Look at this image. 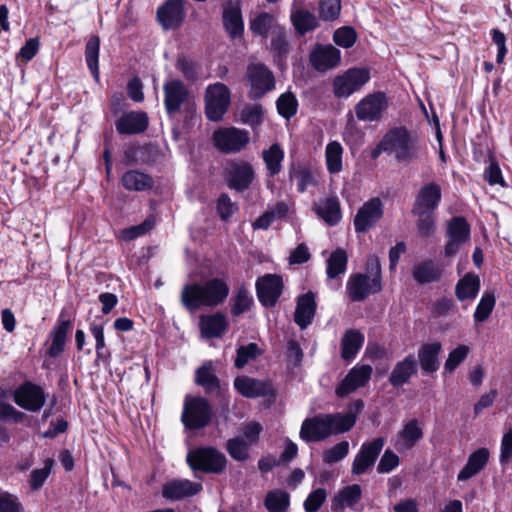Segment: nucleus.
Masks as SVG:
<instances>
[{
	"mask_svg": "<svg viewBox=\"0 0 512 512\" xmlns=\"http://www.w3.org/2000/svg\"><path fill=\"white\" fill-rule=\"evenodd\" d=\"M327 498L324 488H318L312 491L304 501V509L306 512H317Z\"/></svg>",
	"mask_w": 512,
	"mask_h": 512,
	"instance_id": "69168bd1",
	"label": "nucleus"
},
{
	"mask_svg": "<svg viewBox=\"0 0 512 512\" xmlns=\"http://www.w3.org/2000/svg\"><path fill=\"white\" fill-rule=\"evenodd\" d=\"M53 464L54 460L52 458H47L45 460V465L43 468L35 469L31 472L29 482L32 490L36 491L43 486L44 482L46 481L51 472Z\"/></svg>",
	"mask_w": 512,
	"mask_h": 512,
	"instance_id": "13d9d810",
	"label": "nucleus"
},
{
	"mask_svg": "<svg viewBox=\"0 0 512 512\" xmlns=\"http://www.w3.org/2000/svg\"><path fill=\"white\" fill-rule=\"evenodd\" d=\"M364 269V273L351 274L347 280L346 294L351 302H362L370 295L380 293L383 289L379 257L368 256Z\"/></svg>",
	"mask_w": 512,
	"mask_h": 512,
	"instance_id": "20e7f679",
	"label": "nucleus"
},
{
	"mask_svg": "<svg viewBox=\"0 0 512 512\" xmlns=\"http://www.w3.org/2000/svg\"><path fill=\"white\" fill-rule=\"evenodd\" d=\"M361 492V487L358 484L344 487L332 500V509L337 510L344 505L353 507L360 500Z\"/></svg>",
	"mask_w": 512,
	"mask_h": 512,
	"instance_id": "79ce46f5",
	"label": "nucleus"
},
{
	"mask_svg": "<svg viewBox=\"0 0 512 512\" xmlns=\"http://www.w3.org/2000/svg\"><path fill=\"white\" fill-rule=\"evenodd\" d=\"M215 145L226 153L241 151L249 142V134L238 128H227L214 133Z\"/></svg>",
	"mask_w": 512,
	"mask_h": 512,
	"instance_id": "412c9836",
	"label": "nucleus"
},
{
	"mask_svg": "<svg viewBox=\"0 0 512 512\" xmlns=\"http://www.w3.org/2000/svg\"><path fill=\"white\" fill-rule=\"evenodd\" d=\"M378 147L384 152L394 155L399 163H410L421 157L425 143L416 133L400 126L389 130Z\"/></svg>",
	"mask_w": 512,
	"mask_h": 512,
	"instance_id": "7ed1b4c3",
	"label": "nucleus"
},
{
	"mask_svg": "<svg viewBox=\"0 0 512 512\" xmlns=\"http://www.w3.org/2000/svg\"><path fill=\"white\" fill-rule=\"evenodd\" d=\"M229 291L228 284L220 278H212L204 283L187 284L181 292V303L190 312L202 307H216L224 303Z\"/></svg>",
	"mask_w": 512,
	"mask_h": 512,
	"instance_id": "f257e3e1",
	"label": "nucleus"
},
{
	"mask_svg": "<svg viewBox=\"0 0 512 512\" xmlns=\"http://www.w3.org/2000/svg\"><path fill=\"white\" fill-rule=\"evenodd\" d=\"M370 79V73L364 68H351L333 80V93L337 98H347L358 91Z\"/></svg>",
	"mask_w": 512,
	"mask_h": 512,
	"instance_id": "9d476101",
	"label": "nucleus"
},
{
	"mask_svg": "<svg viewBox=\"0 0 512 512\" xmlns=\"http://www.w3.org/2000/svg\"><path fill=\"white\" fill-rule=\"evenodd\" d=\"M349 452V443L347 441H341L333 447L325 450L322 454L324 463L333 464L344 459Z\"/></svg>",
	"mask_w": 512,
	"mask_h": 512,
	"instance_id": "4d7b16f0",
	"label": "nucleus"
},
{
	"mask_svg": "<svg viewBox=\"0 0 512 512\" xmlns=\"http://www.w3.org/2000/svg\"><path fill=\"white\" fill-rule=\"evenodd\" d=\"M446 235L448 241L444 248L446 257H453L460 247L470 238V226L461 216L453 217L447 223Z\"/></svg>",
	"mask_w": 512,
	"mask_h": 512,
	"instance_id": "ddd939ff",
	"label": "nucleus"
},
{
	"mask_svg": "<svg viewBox=\"0 0 512 512\" xmlns=\"http://www.w3.org/2000/svg\"><path fill=\"white\" fill-rule=\"evenodd\" d=\"M250 445H248L243 437H234L227 441L226 450L228 454L236 461L244 462L249 459V449Z\"/></svg>",
	"mask_w": 512,
	"mask_h": 512,
	"instance_id": "603ef678",
	"label": "nucleus"
},
{
	"mask_svg": "<svg viewBox=\"0 0 512 512\" xmlns=\"http://www.w3.org/2000/svg\"><path fill=\"white\" fill-rule=\"evenodd\" d=\"M195 382L209 394L217 393L220 389L219 379L215 375L212 364H204L196 371Z\"/></svg>",
	"mask_w": 512,
	"mask_h": 512,
	"instance_id": "ea45409f",
	"label": "nucleus"
},
{
	"mask_svg": "<svg viewBox=\"0 0 512 512\" xmlns=\"http://www.w3.org/2000/svg\"><path fill=\"white\" fill-rule=\"evenodd\" d=\"M316 309V296L312 291L298 296L294 312V322L300 329H306L313 322Z\"/></svg>",
	"mask_w": 512,
	"mask_h": 512,
	"instance_id": "393cba45",
	"label": "nucleus"
},
{
	"mask_svg": "<svg viewBox=\"0 0 512 512\" xmlns=\"http://www.w3.org/2000/svg\"><path fill=\"white\" fill-rule=\"evenodd\" d=\"M333 40L338 46L348 49L355 44L357 34L354 28L344 26L334 32Z\"/></svg>",
	"mask_w": 512,
	"mask_h": 512,
	"instance_id": "bf43d9fd",
	"label": "nucleus"
},
{
	"mask_svg": "<svg viewBox=\"0 0 512 512\" xmlns=\"http://www.w3.org/2000/svg\"><path fill=\"white\" fill-rule=\"evenodd\" d=\"M490 452L487 448H479L468 457L467 463L457 475L458 481H466L477 475L488 463Z\"/></svg>",
	"mask_w": 512,
	"mask_h": 512,
	"instance_id": "2f4dec72",
	"label": "nucleus"
},
{
	"mask_svg": "<svg viewBox=\"0 0 512 512\" xmlns=\"http://www.w3.org/2000/svg\"><path fill=\"white\" fill-rule=\"evenodd\" d=\"M423 437V430L417 419H411L398 432L395 448L398 451H406L413 448Z\"/></svg>",
	"mask_w": 512,
	"mask_h": 512,
	"instance_id": "c85d7f7f",
	"label": "nucleus"
},
{
	"mask_svg": "<svg viewBox=\"0 0 512 512\" xmlns=\"http://www.w3.org/2000/svg\"><path fill=\"white\" fill-rule=\"evenodd\" d=\"M276 26L278 25L275 23L274 16L267 12H262L250 20L251 31L255 35L262 37H267L269 31L273 30Z\"/></svg>",
	"mask_w": 512,
	"mask_h": 512,
	"instance_id": "8fccbe9b",
	"label": "nucleus"
},
{
	"mask_svg": "<svg viewBox=\"0 0 512 512\" xmlns=\"http://www.w3.org/2000/svg\"><path fill=\"white\" fill-rule=\"evenodd\" d=\"M246 78L250 86L248 97L252 100L261 99L275 88L273 72L262 63H251L247 66Z\"/></svg>",
	"mask_w": 512,
	"mask_h": 512,
	"instance_id": "6e6552de",
	"label": "nucleus"
},
{
	"mask_svg": "<svg viewBox=\"0 0 512 512\" xmlns=\"http://www.w3.org/2000/svg\"><path fill=\"white\" fill-rule=\"evenodd\" d=\"M341 10L340 0H321L319 4L320 18L325 21H333L338 18Z\"/></svg>",
	"mask_w": 512,
	"mask_h": 512,
	"instance_id": "052dcab7",
	"label": "nucleus"
},
{
	"mask_svg": "<svg viewBox=\"0 0 512 512\" xmlns=\"http://www.w3.org/2000/svg\"><path fill=\"white\" fill-rule=\"evenodd\" d=\"M254 170L250 163L234 161L226 168V181L230 189L237 192L247 190L254 180Z\"/></svg>",
	"mask_w": 512,
	"mask_h": 512,
	"instance_id": "f3484780",
	"label": "nucleus"
},
{
	"mask_svg": "<svg viewBox=\"0 0 512 512\" xmlns=\"http://www.w3.org/2000/svg\"><path fill=\"white\" fill-rule=\"evenodd\" d=\"M383 216V204L379 198H372L365 202L357 211L354 218L356 232L364 233L376 225Z\"/></svg>",
	"mask_w": 512,
	"mask_h": 512,
	"instance_id": "6ab92c4d",
	"label": "nucleus"
},
{
	"mask_svg": "<svg viewBox=\"0 0 512 512\" xmlns=\"http://www.w3.org/2000/svg\"><path fill=\"white\" fill-rule=\"evenodd\" d=\"M14 401L23 409L37 412L44 406L46 395L42 387L27 381L14 391Z\"/></svg>",
	"mask_w": 512,
	"mask_h": 512,
	"instance_id": "4468645a",
	"label": "nucleus"
},
{
	"mask_svg": "<svg viewBox=\"0 0 512 512\" xmlns=\"http://www.w3.org/2000/svg\"><path fill=\"white\" fill-rule=\"evenodd\" d=\"M326 274L329 279H335L339 275L344 274L347 269L348 255L342 248L334 250L326 261Z\"/></svg>",
	"mask_w": 512,
	"mask_h": 512,
	"instance_id": "58836bf2",
	"label": "nucleus"
},
{
	"mask_svg": "<svg viewBox=\"0 0 512 512\" xmlns=\"http://www.w3.org/2000/svg\"><path fill=\"white\" fill-rule=\"evenodd\" d=\"M388 108V99L383 92L368 94L355 106V114L359 121H380Z\"/></svg>",
	"mask_w": 512,
	"mask_h": 512,
	"instance_id": "9b49d317",
	"label": "nucleus"
},
{
	"mask_svg": "<svg viewBox=\"0 0 512 512\" xmlns=\"http://www.w3.org/2000/svg\"><path fill=\"white\" fill-rule=\"evenodd\" d=\"M291 20L296 32L300 35H304L318 27L316 16L305 9H299L293 12Z\"/></svg>",
	"mask_w": 512,
	"mask_h": 512,
	"instance_id": "a19ab883",
	"label": "nucleus"
},
{
	"mask_svg": "<svg viewBox=\"0 0 512 512\" xmlns=\"http://www.w3.org/2000/svg\"><path fill=\"white\" fill-rule=\"evenodd\" d=\"M373 372L372 366L368 364L356 365L337 386L335 393L338 397H345L364 387L370 380Z\"/></svg>",
	"mask_w": 512,
	"mask_h": 512,
	"instance_id": "aec40b11",
	"label": "nucleus"
},
{
	"mask_svg": "<svg viewBox=\"0 0 512 512\" xmlns=\"http://www.w3.org/2000/svg\"><path fill=\"white\" fill-rule=\"evenodd\" d=\"M442 190L436 182L425 184L418 191L411 213L413 215H423L425 213H433L439 206L441 201Z\"/></svg>",
	"mask_w": 512,
	"mask_h": 512,
	"instance_id": "dca6fc26",
	"label": "nucleus"
},
{
	"mask_svg": "<svg viewBox=\"0 0 512 512\" xmlns=\"http://www.w3.org/2000/svg\"><path fill=\"white\" fill-rule=\"evenodd\" d=\"M276 106L278 113L289 120L297 113L298 101L296 96L288 91L279 96Z\"/></svg>",
	"mask_w": 512,
	"mask_h": 512,
	"instance_id": "3c124183",
	"label": "nucleus"
},
{
	"mask_svg": "<svg viewBox=\"0 0 512 512\" xmlns=\"http://www.w3.org/2000/svg\"><path fill=\"white\" fill-rule=\"evenodd\" d=\"M264 504L269 512H286L290 504V496L284 490L275 489L267 493Z\"/></svg>",
	"mask_w": 512,
	"mask_h": 512,
	"instance_id": "a18cd8bd",
	"label": "nucleus"
},
{
	"mask_svg": "<svg viewBox=\"0 0 512 512\" xmlns=\"http://www.w3.org/2000/svg\"><path fill=\"white\" fill-rule=\"evenodd\" d=\"M164 106L167 114L172 117L180 111L192 114L196 110L194 97L183 81L171 79L163 85Z\"/></svg>",
	"mask_w": 512,
	"mask_h": 512,
	"instance_id": "39448f33",
	"label": "nucleus"
},
{
	"mask_svg": "<svg viewBox=\"0 0 512 512\" xmlns=\"http://www.w3.org/2000/svg\"><path fill=\"white\" fill-rule=\"evenodd\" d=\"M217 212L221 220L227 221L238 211V206L228 194L222 193L217 200Z\"/></svg>",
	"mask_w": 512,
	"mask_h": 512,
	"instance_id": "680f3d73",
	"label": "nucleus"
},
{
	"mask_svg": "<svg viewBox=\"0 0 512 512\" xmlns=\"http://www.w3.org/2000/svg\"><path fill=\"white\" fill-rule=\"evenodd\" d=\"M186 462L192 471L207 474H221L227 465L226 456L211 446L190 450Z\"/></svg>",
	"mask_w": 512,
	"mask_h": 512,
	"instance_id": "423d86ee",
	"label": "nucleus"
},
{
	"mask_svg": "<svg viewBox=\"0 0 512 512\" xmlns=\"http://www.w3.org/2000/svg\"><path fill=\"white\" fill-rule=\"evenodd\" d=\"M416 373L417 360L413 354H409L402 361L395 364L389 376V382L393 387H400L406 384Z\"/></svg>",
	"mask_w": 512,
	"mask_h": 512,
	"instance_id": "c756f323",
	"label": "nucleus"
},
{
	"mask_svg": "<svg viewBox=\"0 0 512 512\" xmlns=\"http://www.w3.org/2000/svg\"><path fill=\"white\" fill-rule=\"evenodd\" d=\"M343 148L337 141H331L325 149L327 170L331 174H337L342 170Z\"/></svg>",
	"mask_w": 512,
	"mask_h": 512,
	"instance_id": "49530a36",
	"label": "nucleus"
},
{
	"mask_svg": "<svg viewBox=\"0 0 512 512\" xmlns=\"http://www.w3.org/2000/svg\"><path fill=\"white\" fill-rule=\"evenodd\" d=\"M263 160L269 176H275L281 172L284 151L279 144H272L269 149L263 151Z\"/></svg>",
	"mask_w": 512,
	"mask_h": 512,
	"instance_id": "37998d69",
	"label": "nucleus"
},
{
	"mask_svg": "<svg viewBox=\"0 0 512 512\" xmlns=\"http://www.w3.org/2000/svg\"><path fill=\"white\" fill-rule=\"evenodd\" d=\"M149 124L145 112L131 111L123 114L116 122V130L119 134L132 135L144 132Z\"/></svg>",
	"mask_w": 512,
	"mask_h": 512,
	"instance_id": "bb28decb",
	"label": "nucleus"
},
{
	"mask_svg": "<svg viewBox=\"0 0 512 512\" xmlns=\"http://www.w3.org/2000/svg\"><path fill=\"white\" fill-rule=\"evenodd\" d=\"M282 277L276 274H265L256 281V292L264 307H273L282 294Z\"/></svg>",
	"mask_w": 512,
	"mask_h": 512,
	"instance_id": "2eb2a0df",
	"label": "nucleus"
},
{
	"mask_svg": "<svg viewBox=\"0 0 512 512\" xmlns=\"http://www.w3.org/2000/svg\"><path fill=\"white\" fill-rule=\"evenodd\" d=\"M271 46L279 55H284L289 50L287 33L281 26H276L271 32Z\"/></svg>",
	"mask_w": 512,
	"mask_h": 512,
	"instance_id": "e2e57ef3",
	"label": "nucleus"
},
{
	"mask_svg": "<svg viewBox=\"0 0 512 512\" xmlns=\"http://www.w3.org/2000/svg\"><path fill=\"white\" fill-rule=\"evenodd\" d=\"M231 103L229 88L216 82L205 90V115L210 121L219 122L223 119Z\"/></svg>",
	"mask_w": 512,
	"mask_h": 512,
	"instance_id": "0eeeda50",
	"label": "nucleus"
},
{
	"mask_svg": "<svg viewBox=\"0 0 512 512\" xmlns=\"http://www.w3.org/2000/svg\"><path fill=\"white\" fill-rule=\"evenodd\" d=\"M261 350L256 343H249L248 345L240 346L237 349V356L235 358V367L242 369L250 360L256 359L260 354Z\"/></svg>",
	"mask_w": 512,
	"mask_h": 512,
	"instance_id": "5fc2aeb1",
	"label": "nucleus"
},
{
	"mask_svg": "<svg viewBox=\"0 0 512 512\" xmlns=\"http://www.w3.org/2000/svg\"><path fill=\"white\" fill-rule=\"evenodd\" d=\"M316 214L330 226L336 225L341 219V209L336 197L325 199L314 207Z\"/></svg>",
	"mask_w": 512,
	"mask_h": 512,
	"instance_id": "4c0bfd02",
	"label": "nucleus"
},
{
	"mask_svg": "<svg viewBox=\"0 0 512 512\" xmlns=\"http://www.w3.org/2000/svg\"><path fill=\"white\" fill-rule=\"evenodd\" d=\"M412 274L418 284H427L438 281L442 276V269L433 260H424L414 265Z\"/></svg>",
	"mask_w": 512,
	"mask_h": 512,
	"instance_id": "473e14b6",
	"label": "nucleus"
},
{
	"mask_svg": "<svg viewBox=\"0 0 512 512\" xmlns=\"http://www.w3.org/2000/svg\"><path fill=\"white\" fill-rule=\"evenodd\" d=\"M385 445V438L377 437L364 442L356 454L351 467L353 475H362L372 468Z\"/></svg>",
	"mask_w": 512,
	"mask_h": 512,
	"instance_id": "f8f14e48",
	"label": "nucleus"
},
{
	"mask_svg": "<svg viewBox=\"0 0 512 512\" xmlns=\"http://www.w3.org/2000/svg\"><path fill=\"white\" fill-rule=\"evenodd\" d=\"M199 327L202 336L207 339L220 337L228 328V321L224 314L215 313L202 315L199 319Z\"/></svg>",
	"mask_w": 512,
	"mask_h": 512,
	"instance_id": "7c9ffc66",
	"label": "nucleus"
},
{
	"mask_svg": "<svg viewBox=\"0 0 512 512\" xmlns=\"http://www.w3.org/2000/svg\"><path fill=\"white\" fill-rule=\"evenodd\" d=\"M202 489L203 486L201 483L193 482L188 479H174L166 482L162 486L161 494L162 497L167 500L177 501L195 496Z\"/></svg>",
	"mask_w": 512,
	"mask_h": 512,
	"instance_id": "5701e85b",
	"label": "nucleus"
},
{
	"mask_svg": "<svg viewBox=\"0 0 512 512\" xmlns=\"http://www.w3.org/2000/svg\"><path fill=\"white\" fill-rule=\"evenodd\" d=\"M364 343V335L354 329L345 332L341 340V357L344 360H352Z\"/></svg>",
	"mask_w": 512,
	"mask_h": 512,
	"instance_id": "c9c22d12",
	"label": "nucleus"
},
{
	"mask_svg": "<svg viewBox=\"0 0 512 512\" xmlns=\"http://www.w3.org/2000/svg\"><path fill=\"white\" fill-rule=\"evenodd\" d=\"M400 464V459L396 453L386 449L377 465V472L380 474L390 473Z\"/></svg>",
	"mask_w": 512,
	"mask_h": 512,
	"instance_id": "338daca9",
	"label": "nucleus"
},
{
	"mask_svg": "<svg viewBox=\"0 0 512 512\" xmlns=\"http://www.w3.org/2000/svg\"><path fill=\"white\" fill-rule=\"evenodd\" d=\"M340 60V50L332 45H317L310 54V62L319 72L335 68Z\"/></svg>",
	"mask_w": 512,
	"mask_h": 512,
	"instance_id": "b1692460",
	"label": "nucleus"
},
{
	"mask_svg": "<svg viewBox=\"0 0 512 512\" xmlns=\"http://www.w3.org/2000/svg\"><path fill=\"white\" fill-rule=\"evenodd\" d=\"M234 387L246 398L276 397L275 389L269 381L239 376L234 380Z\"/></svg>",
	"mask_w": 512,
	"mask_h": 512,
	"instance_id": "4be33fe9",
	"label": "nucleus"
},
{
	"mask_svg": "<svg viewBox=\"0 0 512 512\" xmlns=\"http://www.w3.org/2000/svg\"><path fill=\"white\" fill-rule=\"evenodd\" d=\"M480 289V279L474 273H467L461 278L455 287V294L458 300H473Z\"/></svg>",
	"mask_w": 512,
	"mask_h": 512,
	"instance_id": "e433bc0d",
	"label": "nucleus"
},
{
	"mask_svg": "<svg viewBox=\"0 0 512 512\" xmlns=\"http://www.w3.org/2000/svg\"><path fill=\"white\" fill-rule=\"evenodd\" d=\"M264 113L265 111L261 104H246L240 111V121L255 129L263 123Z\"/></svg>",
	"mask_w": 512,
	"mask_h": 512,
	"instance_id": "de8ad7c7",
	"label": "nucleus"
},
{
	"mask_svg": "<svg viewBox=\"0 0 512 512\" xmlns=\"http://www.w3.org/2000/svg\"><path fill=\"white\" fill-rule=\"evenodd\" d=\"M121 183L126 190L137 192L152 189L154 186L153 178L138 170L125 172L121 178Z\"/></svg>",
	"mask_w": 512,
	"mask_h": 512,
	"instance_id": "f704fd0d",
	"label": "nucleus"
},
{
	"mask_svg": "<svg viewBox=\"0 0 512 512\" xmlns=\"http://www.w3.org/2000/svg\"><path fill=\"white\" fill-rule=\"evenodd\" d=\"M185 0H166L157 9V20L164 30L178 29L185 20Z\"/></svg>",
	"mask_w": 512,
	"mask_h": 512,
	"instance_id": "a211bd4d",
	"label": "nucleus"
},
{
	"mask_svg": "<svg viewBox=\"0 0 512 512\" xmlns=\"http://www.w3.org/2000/svg\"><path fill=\"white\" fill-rule=\"evenodd\" d=\"M290 177L297 179V190L301 193L306 191L308 187L315 186L317 184L315 176L307 168L294 171L291 173Z\"/></svg>",
	"mask_w": 512,
	"mask_h": 512,
	"instance_id": "0e129e2a",
	"label": "nucleus"
},
{
	"mask_svg": "<svg viewBox=\"0 0 512 512\" xmlns=\"http://www.w3.org/2000/svg\"><path fill=\"white\" fill-rule=\"evenodd\" d=\"M212 408L202 397H186L181 420L187 429H200L211 420Z\"/></svg>",
	"mask_w": 512,
	"mask_h": 512,
	"instance_id": "1a4fd4ad",
	"label": "nucleus"
},
{
	"mask_svg": "<svg viewBox=\"0 0 512 512\" xmlns=\"http://www.w3.org/2000/svg\"><path fill=\"white\" fill-rule=\"evenodd\" d=\"M354 425L353 413L319 414L303 421L299 435L307 443L320 442L331 435L345 433Z\"/></svg>",
	"mask_w": 512,
	"mask_h": 512,
	"instance_id": "f03ea898",
	"label": "nucleus"
},
{
	"mask_svg": "<svg viewBox=\"0 0 512 512\" xmlns=\"http://www.w3.org/2000/svg\"><path fill=\"white\" fill-rule=\"evenodd\" d=\"M99 50H100V39L98 36L93 35L89 38L85 47V60L89 70L91 71L94 79L99 81Z\"/></svg>",
	"mask_w": 512,
	"mask_h": 512,
	"instance_id": "c03bdc74",
	"label": "nucleus"
},
{
	"mask_svg": "<svg viewBox=\"0 0 512 512\" xmlns=\"http://www.w3.org/2000/svg\"><path fill=\"white\" fill-rule=\"evenodd\" d=\"M441 352L442 344L437 341L420 346L418 349V361L424 373L432 374L439 369V355Z\"/></svg>",
	"mask_w": 512,
	"mask_h": 512,
	"instance_id": "cd10ccee",
	"label": "nucleus"
},
{
	"mask_svg": "<svg viewBox=\"0 0 512 512\" xmlns=\"http://www.w3.org/2000/svg\"><path fill=\"white\" fill-rule=\"evenodd\" d=\"M176 68L188 81H195L198 78V69L196 64L188 58L179 57L176 62Z\"/></svg>",
	"mask_w": 512,
	"mask_h": 512,
	"instance_id": "774afa93",
	"label": "nucleus"
},
{
	"mask_svg": "<svg viewBox=\"0 0 512 512\" xmlns=\"http://www.w3.org/2000/svg\"><path fill=\"white\" fill-rule=\"evenodd\" d=\"M72 327V322L69 319H63L62 315L58 320L57 326L51 332L52 342L48 349L50 357H58L65 348L66 337Z\"/></svg>",
	"mask_w": 512,
	"mask_h": 512,
	"instance_id": "72a5a7b5",
	"label": "nucleus"
},
{
	"mask_svg": "<svg viewBox=\"0 0 512 512\" xmlns=\"http://www.w3.org/2000/svg\"><path fill=\"white\" fill-rule=\"evenodd\" d=\"M469 347L467 345H458L453 349L444 364L445 373H452L468 356Z\"/></svg>",
	"mask_w": 512,
	"mask_h": 512,
	"instance_id": "6e6d98bb",
	"label": "nucleus"
},
{
	"mask_svg": "<svg viewBox=\"0 0 512 512\" xmlns=\"http://www.w3.org/2000/svg\"><path fill=\"white\" fill-rule=\"evenodd\" d=\"M253 304V298L245 286H240L231 298V314L235 317L240 316L250 310Z\"/></svg>",
	"mask_w": 512,
	"mask_h": 512,
	"instance_id": "09e8293b",
	"label": "nucleus"
},
{
	"mask_svg": "<svg viewBox=\"0 0 512 512\" xmlns=\"http://www.w3.org/2000/svg\"><path fill=\"white\" fill-rule=\"evenodd\" d=\"M495 302H496V300H495L494 294L485 292L482 295V297L476 307V310L474 313L475 322L482 323V322L486 321L494 309Z\"/></svg>",
	"mask_w": 512,
	"mask_h": 512,
	"instance_id": "864d4df0",
	"label": "nucleus"
},
{
	"mask_svg": "<svg viewBox=\"0 0 512 512\" xmlns=\"http://www.w3.org/2000/svg\"><path fill=\"white\" fill-rule=\"evenodd\" d=\"M223 24L232 37H240L244 31L241 6L238 0H228L223 8Z\"/></svg>",
	"mask_w": 512,
	"mask_h": 512,
	"instance_id": "a878e982",
	"label": "nucleus"
}]
</instances>
